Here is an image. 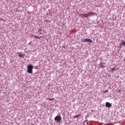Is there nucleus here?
<instances>
[{"instance_id": "nucleus-1", "label": "nucleus", "mask_w": 125, "mask_h": 125, "mask_svg": "<svg viewBox=\"0 0 125 125\" xmlns=\"http://www.w3.org/2000/svg\"><path fill=\"white\" fill-rule=\"evenodd\" d=\"M33 69H34V66L32 64L28 65L27 66V72L29 74H33Z\"/></svg>"}, {"instance_id": "nucleus-2", "label": "nucleus", "mask_w": 125, "mask_h": 125, "mask_svg": "<svg viewBox=\"0 0 125 125\" xmlns=\"http://www.w3.org/2000/svg\"><path fill=\"white\" fill-rule=\"evenodd\" d=\"M54 120L56 123H60L61 122V120H62V117L61 116L58 114L57 116L55 117Z\"/></svg>"}, {"instance_id": "nucleus-3", "label": "nucleus", "mask_w": 125, "mask_h": 125, "mask_svg": "<svg viewBox=\"0 0 125 125\" xmlns=\"http://www.w3.org/2000/svg\"><path fill=\"white\" fill-rule=\"evenodd\" d=\"M82 42H92V40L90 39L86 38L85 39L81 40Z\"/></svg>"}, {"instance_id": "nucleus-4", "label": "nucleus", "mask_w": 125, "mask_h": 125, "mask_svg": "<svg viewBox=\"0 0 125 125\" xmlns=\"http://www.w3.org/2000/svg\"><path fill=\"white\" fill-rule=\"evenodd\" d=\"M94 15V13L89 12V13H87V14H85V18H88L89 16H91V15Z\"/></svg>"}, {"instance_id": "nucleus-5", "label": "nucleus", "mask_w": 125, "mask_h": 125, "mask_svg": "<svg viewBox=\"0 0 125 125\" xmlns=\"http://www.w3.org/2000/svg\"><path fill=\"white\" fill-rule=\"evenodd\" d=\"M105 107H106L107 108H111L112 107V104L109 102H106Z\"/></svg>"}, {"instance_id": "nucleus-6", "label": "nucleus", "mask_w": 125, "mask_h": 125, "mask_svg": "<svg viewBox=\"0 0 125 125\" xmlns=\"http://www.w3.org/2000/svg\"><path fill=\"white\" fill-rule=\"evenodd\" d=\"M120 49H121L122 46H125V41L124 40L123 41V42L120 43Z\"/></svg>"}, {"instance_id": "nucleus-7", "label": "nucleus", "mask_w": 125, "mask_h": 125, "mask_svg": "<svg viewBox=\"0 0 125 125\" xmlns=\"http://www.w3.org/2000/svg\"><path fill=\"white\" fill-rule=\"evenodd\" d=\"M18 56H19V57H20L21 58H24L25 57V54H19L18 55Z\"/></svg>"}, {"instance_id": "nucleus-8", "label": "nucleus", "mask_w": 125, "mask_h": 125, "mask_svg": "<svg viewBox=\"0 0 125 125\" xmlns=\"http://www.w3.org/2000/svg\"><path fill=\"white\" fill-rule=\"evenodd\" d=\"M105 67H106V66L103 65V63H101V64H100V68H105Z\"/></svg>"}, {"instance_id": "nucleus-9", "label": "nucleus", "mask_w": 125, "mask_h": 125, "mask_svg": "<svg viewBox=\"0 0 125 125\" xmlns=\"http://www.w3.org/2000/svg\"><path fill=\"white\" fill-rule=\"evenodd\" d=\"M115 69H116V66L114 67V68H112L110 69V71H111V72H114V71H117V69L116 70H115Z\"/></svg>"}, {"instance_id": "nucleus-10", "label": "nucleus", "mask_w": 125, "mask_h": 125, "mask_svg": "<svg viewBox=\"0 0 125 125\" xmlns=\"http://www.w3.org/2000/svg\"><path fill=\"white\" fill-rule=\"evenodd\" d=\"M80 16H81V17H82V18H85V14H80Z\"/></svg>"}, {"instance_id": "nucleus-11", "label": "nucleus", "mask_w": 125, "mask_h": 125, "mask_svg": "<svg viewBox=\"0 0 125 125\" xmlns=\"http://www.w3.org/2000/svg\"><path fill=\"white\" fill-rule=\"evenodd\" d=\"M81 115H80V114H78V115H76L75 117V118H79V117H80Z\"/></svg>"}, {"instance_id": "nucleus-12", "label": "nucleus", "mask_w": 125, "mask_h": 125, "mask_svg": "<svg viewBox=\"0 0 125 125\" xmlns=\"http://www.w3.org/2000/svg\"><path fill=\"white\" fill-rule=\"evenodd\" d=\"M49 100H50V101H52L54 100V99H53V98L49 99Z\"/></svg>"}, {"instance_id": "nucleus-13", "label": "nucleus", "mask_w": 125, "mask_h": 125, "mask_svg": "<svg viewBox=\"0 0 125 125\" xmlns=\"http://www.w3.org/2000/svg\"><path fill=\"white\" fill-rule=\"evenodd\" d=\"M121 92V90L120 89H118V93H119Z\"/></svg>"}, {"instance_id": "nucleus-14", "label": "nucleus", "mask_w": 125, "mask_h": 125, "mask_svg": "<svg viewBox=\"0 0 125 125\" xmlns=\"http://www.w3.org/2000/svg\"><path fill=\"white\" fill-rule=\"evenodd\" d=\"M108 91H109L108 90H105V93H107V92H108Z\"/></svg>"}, {"instance_id": "nucleus-15", "label": "nucleus", "mask_w": 125, "mask_h": 125, "mask_svg": "<svg viewBox=\"0 0 125 125\" xmlns=\"http://www.w3.org/2000/svg\"><path fill=\"white\" fill-rule=\"evenodd\" d=\"M29 44H31V42H30L29 43Z\"/></svg>"}, {"instance_id": "nucleus-16", "label": "nucleus", "mask_w": 125, "mask_h": 125, "mask_svg": "<svg viewBox=\"0 0 125 125\" xmlns=\"http://www.w3.org/2000/svg\"><path fill=\"white\" fill-rule=\"evenodd\" d=\"M37 39H39V37H37Z\"/></svg>"}]
</instances>
